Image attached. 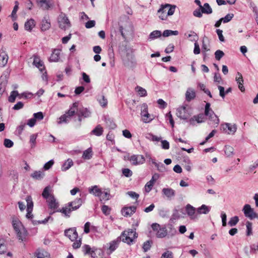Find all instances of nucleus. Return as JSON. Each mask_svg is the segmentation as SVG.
Instances as JSON below:
<instances>
[{
	"instance_id": "51",
	"label": "nucleus",
	"mask_w": 258,
	"mask_h": 258,
	"mask_svg": "<svg viewBox=\"0 0 258 258\" xmlns=\"http://www.w3.org/2000/svg\"><path fill=\"white\" fill-rule=\"evenodd\" d=\"M27 201V211H32L33 207V203L32 201V199L30 197H28L26 199Z\"/></svg>"
},
{
	"instance_id": "7",
	"label": "nucleus",
	"mask_w": 258,
	"mask_h": 258,
	"mask_svg": "<svg viewBox=\"0 0 258 258\" xmlns=\"http://www.w3.org/2000/svg\"><path fill=\"white\" fill-rule=\"evenodd\" d=\"M78 103H74L70 110L66 114L61 115L59 118L58 123L60 124L63 122L67 123L70 118L73 116L76 111H78Z\"/></svg>"
},
{
	"instance_id": "37",
	"label": "nucleus",
	"mask_w": 258,
	"mask_h": 258,
	"mask_svg": "<svg viewBox=\"0 0 258 258\" xmlns=\"http://www.w3.org/2000/svg\"><path fill=\"white\" fill-rule=\"evenodd\" d=\"M15 6L12 11L11 17L12 18L13 21H15L17 19V12L19 9V3L17 1L15 2Z\"/></svg>"
},
{
	"instance_id": "29",
	"label": "nucleus",
	"mask_w": 258,
	"mask_h": 258,
	"mask_svg": "<svg viewBox=\"0 0 258 258\" xmlns=\"http://www.w3.org/2000/svg\"><path fill=\"white\" fill-rule=\"evenodd\" d=\"M50 22L49 19L44 17L41 22V30L42 31H46L50 28Z\"/></svg>"
},
{
	"instance_id": "11",
	"label": "nucleus",
	"mask_w": 258,
	"mask_h": 258,
	"mask_svg": "<svg viewBox=\"0 0 258 258\" xmlns=\"http://www.w3.org/2000/svg\"><path fill=\"white\" fill-rule=\"evenodd\" d=\"M242 211L245 216L250 219L258 218L257 214L254 212L253 209L248 204H246L244 206Z\"/></svg>"
},
{
	"instance_id": "43",
	"label": "nucleus",
	"mask_w": 258,
	"mask_h": 258,
	"mask_svg": "<svg viewBox=\"0 0 258 258\" xmlns=\"http://www.w3.org/2000/svg\"><path fill=\"white\" fill-rule=\"evenodd\" d=\"M98 101L100 105L102 107H105L107 104V100L106 99L104 95L99 96L98 97Z\"/></svg>"
},
{
	"instance_id": "32",
	"label": "nucleus",
	"mask_w": 258,
	"mask_h": 258,
	"mask_svg": "<svg viewBox=\"0 0 258 258\" xmlns=\"http://www.w3.org/2000/svg\"><path fill=\"white\" fill-rule=\"evenodd\" d=\"M36 258H50L49 254L43 249H38L35 252Z\"/></svg>"
},
{
	"instance_id": "24",
	"label": "nucleus",
	"mask_w": 258,
	"mask_h": 258,
	"mask_svg": "<svg viewBox=\"0 0 258 258\" xmlns=\"http://www.w3.org/2000/svg\"><path fill=\"white\" fill-rule=\"evenodd\" d=\"M235 80L237 83L238 85V88L241 92H244L245 91V88L243 85V79L241 74L239 72H238L236 74Z\"/></svg>"
},
{
	"instance_id": "33",
	"label": "nucleus",
	"mask_w": 258,
	"mask_h": 258,
	"mask_svg": "<svg viewBox=\"0 0 258 258\" xmlns=\"http://www.w3.org/2000/svg\"><path fill=\"white\" fill-rule=\"evenodd\" d=\"M89 191L90 194L99 197V195H101L102 191L97 185H94L89 188Z\"/></svg>"
},
{
	"instance_id": "36",
	"label": "nucleus",
	"mask_w": 258,
	"mask_h": 258,
	"mask_svg": "<svg viewBox=\"0 0 258 258\" xmlns=\"http://www.w3.org/2000/svg\"><path fill=\"white\" fill-rule=\"evenodd\" d=\"M35 26L34 20L30 19L25 23V28L28 31H31Z\"/></svg>"
},
{
	"instance_id": "13",
	"label": "nucleus",
	"mask_w": 258,
	"mask_h": 258,
	"mask_svg": "<svg viewBox=\"0 0 258 258\" xmlns=\"http://www.w3.org/2000/svg\"><path fill=\"white\" fill-rule=\"evenodd\" d=\"M129 160L133 165H137L144 164L145 158L141 155H133L129 158Z\"/></svg>"
},
{
	"instance_id": "44",
	"label": "nucleus",
	"mask_w": 258,
	"mask_h": 258,
	"mask_svg": "<svg viewBox=\"0 0 258 258\" xmlns=\"http://www.w3.org/2000/svg\"><path fill=\"white\" fill-rule=\"evenodd\" d=\"M187 37L189 38L190 41H195V42H198L199 37L195 32L190 31Z\"/></svg>"
},
{
	"instance_id": "8",
	"label": "nucleus",
	"mask_w": 258,
	"mask_h": 258,
	"mask_svg": "<svg viewBox=\"0 0 258 258\" xmlns=\"http://www.w3.org/2000/svg\"><path fill=\"white\" fill-rule=\"evenodd\" d=\"M59 27L61 29L66 30L71 26L70 22L66 14L61 13L58 17Z\"/></svg>"
},
{
	"instance_id": "28",
	"label": "nucleus",
	"mask_w": 258,
	"mask_h": 258,
	"mask_svg": "<svg viewBox=\"0 0 258 258\" xmlns=\"http://www.w3.org/2000/svg\"><path fill=\"white\" fill-rule=\"evenodd\" d=\"M211 209L210 207L206 205H202L201 207L197 209V211L199 214H207Z\"/></svg>"
},
{
	"instance_id": "63",
	"label": "nucleus",
	"mask_w": 258,
	"mask_h": 258,
	"mask_svg": "<svg viewBox=\"0 0 258 258\" xmlns=\"http://www.w3.org/2000/svg\"><path fill=\"white\" fill-rule=\"evenodd\" d=\"M37 136V135L36 134H33L30 136V142L31 144L32 148L34 147L35 145Z\"/></svg>"
},
{
	"instance_id": "38",
	"label": "nucleus",
	"mask_w": 258,
	"mask_h": 258,
	"mask_svg": "<svg viewBox=\"0 0 258 258\" xmlns=\"http://www.w3.org/2000/svg\"><path fill=\"white\" fill-rule=\"evenodd\" d=\"M103 131V128L99 124L92 131L91 133L97 136H100L102 134Z\"/></svg>"
},
{
	"instance_id": "64",
	"label": "nucleus",
	"mask_w": 258,
	"mask_h": 258,
	"mask_svg": "<svg viewBox=\"0 0 258 258\" xmlns=\"http://www.w3.org/2000/svg\"><path fill=\"white\" fill-rule=\"evenodd\" d=\"M54 164V161L53 160H50V161H49L48 162H47V163H46L44 166H43V168L45 170H48L49 169H50L51 166L53 165Z\"/></svg>"
},
{
	"instance_id": "47",
	"label": "nucleus",
	"mask_w": 258,
	"mask_h": 258,
	"mask_svg": "<svg viewBox=\"0 0 258 258\" xmlns=\"http://www.w3.org/2000/svg\"><path fill=\"white\" fill-rule=\"evenodd\" d=\"M17 96L19 97V94L18 92L17 91H12L9 97V101L10 102H14Z\"/></svg>"
},
{
	"instance_id": "41",
	"label": "nucleus",
	"mask_w": 258,
	"mask_h": 258,
	"mask_svg": "<svg viewBox=\"0 0 258 258\" xmlns=\"http://www.w3.org/2000/svg\"><path fill=\"white\" fill-rule=\"evenodd\" d=\"M100 200L101 202L103 201H107L109 200L110 195L109 192L105 191L102 192L101 191V195H99Z\"/></svg>"
},
{
	"instance_id": "19",
	"label": "nucleus",
	"mask_w": 258,
	"mask_h": 258,
	"mask_svg": "<svg viewBox=\"0 0 258 258\" xmlns=\"http://www.w3.org/2000/svg\"><path fill=\"white\" fill-rule=\"evenodd\" d=\"M185 211L190 219L193 220L197 218L196 216H195L196 209L192 206L187 204L185 207Z\"/></svg>"
},
{
	"instance_id": "50",
	"label": "nucleus",
	"mask_w": 258,
	"mask_h": 258,
	"mask_svg": "<svg viewBox=\"0 0 258 258\" xmlns=\"http://www.w3.org/2000/svg\"><path fill=\"white\" fill-rule=\"evenodd\" d=\"M155 183L150 180L148 181L145 186V191L147 193H149L152 189Z\"/></svg>"
},
{
	"instance_id": "1",
	"label": "nucleus",
	"mask_w": 258,
	"mask_h": 258,
	"mask_svg": "<svg viewBox=\"0 0 258 258\" xmlns=\"http://www.w3.org/2000/svg\"><path fill=\"white\" fill-rule=\"evenodd\" d=\"M121 51L123 64L130 68H134L136 65V60L133 54V49L125 46Z\"/></svg>"
},
{
	"instance_id": "23",
	"label": "nucleus",
	"mask_w": 258,
	"mask_h": 258,
	"mask_svg": "<svg viewBox=\"0 0 258 258\" xmlns=\"http://www.w3.org/2000/svg\"><path fill=\"white\" fill-rule=\"evenodd\" d=\"M136 207L133 206L123 208L121 210V212L124 216H131L136 212Z\"/></svg>"
},
{
	"instance_id": "4",
	"label": "nucleus",
	"mask_w": 258,
	"mask_h": 258,
	"mask_svg": "<svg viewBox=\"0 0 258 258\" xmlns=\"http://www.w3.org/2000/svg\"><path fill=\"white\" fill-rule=\"evenodd\" d=\"M175 7V6L169 4L162 5L158 11V17L162 20H166L168 16H171L174 14Z\"/></svg>"
},
{
	"instance_id": "2",
	"label": "nucleus",
	"mask_w": 258,
	"mask_h": 258,
	"mask_svg": "<svg viewBox=\"0 0 258 258\" xmlns=\"http://www.w3.org/2000/svg\"><path fill=\"white\" fill-rule=\"evenodd\" d=\"M83 204V201L81 198L76 199L75 200L68 204V205L63 207L62 209L57 210V212H61L66 217H69L70 214L73 211L79 209Z\"/></svg>"
},
{
	"instance_id": "61",
	"label": "nucleus",
	"mask_w": 258,
	"mask_h": 258,
	"mask_svg": "<svg viewBox=\"0 0 258 258\" xmlns=\"http://www.w3.org/2000/svg\"><path fill=\"white\" fill-rule=\"evenodd\" d=\"M34 118H35V120L38 119L39 120H41L43 119L44 116L42 112H38L37 113H35L33 114Z\"/></svg>"
},
{
	"instance_id": "3",
	"label": "nucleus",
	"mask_w": 258,
	"mask_h": 258,
	"mask_svg": "<svg viewBox=\"0 0 258 258\" xmlns=\"http://www.w3.org/2000/svg\"><path fill=\"white\" fill-rule=\"evenodd\" d=\"M12 225L19 240L24 241L27 236V231L21 222L17 219H13Z\"/></svg>"
},
{
	"instance_id": "46",
	"label": "nucleus",
	"mask_w": 258,
	"mask_h": 258,
	"mask_svg": "<svg viewBox=\"0 0 258 258\" xmlns=\"http://www.w3.org/2000/svg\"><path fill=\"white\" fill-rule=\"evenodd\" d=\"M153 164L160 172H164L166 171L165 166L162 163H157L156 161H153Z\"/></svg>"
},
{
	"instance_id": "39",
	"label": "nucleus",
	"mask_w": 258,
	"mask_h": 258,
	"mask_svg": "<svg viewBox=\"0 0 258 258\" xmlns=\"http://www.w3.org/2000/svg\"><path fill=\"white\" fill-rule=\"evenodd\" d=\"M161 36V32L159 30H155L152 32L149 37V39L153 40L156 38H159Z\"/></svg>"
},
{
	"instance_id": "30",
	"label": "nucleus",
	"mask_w": 258,
	"mask_h": 258,
	"mask_svg": "<svg viewBox=\"0 0 258 258\" xmlns=\"http://www.w3.org/2000/svg\"><path fill=\"white\" fill-rule=\"evenodd\" d=\"M74 164V162L71 159H68L62 164L61 169L63 171H66L69 169Z\"/></svg>"
},
{
	"instance_id": "31",
	"label": "nucleus",
	"mask_w": 258,
	"mask_h": 258,
	"mask_svg": "<svg viewBox=\"0 0 258 258\" xmlns=\"http://www.w3.org/2000/svg\"><path fill=\"white\" fill-rule=\"evenodd\" d=\"M206 116L205 114L201 113L197 115H195L192 118H191L189 121L191 123H192V121L196 120L198 123H202L205 121Z\"/></svg>"
},
{
	"instance_id": "14",
	"label": "nucleus",
	"mask_w": 258,
	"mask_h": 258,
	"mask_svg": "<svg viewBox=\"0 0 258 258\" xmlns=\"http://www.w3.org/2000/svg\"><path fill=\"white\" fill-rule=\"evenodd\" d=\"M9 56L5 49L2 48L0 50V66L4 67L8 63Z\"/></svg>"
},
{
	"instance_id": "5",
	"label": "nucleus",
	"mask_w": 258,
	"mask_h": 258,
	"mask_svg": "<svg viewBox=\"0 0 258 258\" xmlns=\"http://www.w3.org/2000/svg\"><path fill=\"white\" fill-rule=\"evenodd\" d=\"M205 115L208 117L209 124L215 125L216 126L219 124V119L214 111L210 108V103H207L206 104Z\"/></svg>"
},
{
	"instance_id": "9",
	"label": "nucleus",
	"mask_w": 258,
	"mask_h": 258,
	"mask_svg": "<svg viewBox=\"0 0 258 258\" xmlns=\"http://www.w3.org/2000/svg\"><path fill=\"white\" fill-rule=\"evenodd\" d=\"M151 227L153 231L156 232V234L158 238H163L167 235V231L166 227H161L160 225L157 223H153Z\"/></svg>"
},
{
	"instance_id": "60",
	"label": "nucleus",
	"mask_w": 258,
	"mask_h": 258,
	"mask_svg": "<svg viewBox=\"0 0 258 258\" xmlns=\"http://www.w3.org/2000/svg\"><path fill=\"white\" fill-rule=\"evenodd\" d=\"M118 242L117 241H113L110 243L109 250L111 252L113 251L117 247Z\"/></svg>"
},
{
	"instance_id": "55",
	"label": "nucleus",
	"mask_w": 258,
	"mask_h": 258,
	"mask_svg": "<svg viewBox=\"0 0 258 258\" xmlns=\"http://www.w3.org/2000/svg\"><path fill=\"white\" fill-rule=\"evenodd\" d=\"M215 58L218 60H220L221 58L224 55V53L222 50H217L215 52Z\"/></svg>"
},
{
	"instance_id": "17",
	"label": "nucleus",
	"mask_w": 258,
	"mask_h": 258,
	"mask_svg": "<svg viewBox=\"0 0 258 258\" xmlns=\"http://www.w3.org/2000/svg\"><path fill=\"white\" fill-rule=\"evenodd\" d=\"M61 50L54 49L49 57V60L51 62H58L60 60Z\"/></svg>"
},
{
	"instance_id": "45",
	"label": "nucleus",
	"mask_w": 258,
	"mask_h": 258,
	"mask_svg": "<svg viewBox=\"0 0 258 258\" xmlns=\"http://www.w3.org/2000/svg\"><path fill=\"white\" fill-rule=\"evenodd\" d=\"M92 155L91 149L88 148L84 151L82 157L85 159H90L92 157Z\"/></svg>"
},
{
	"instance_id": "35",
	"label": "nucleus",
	"mask_w": 258,
	"mask_h": 258,
	"mask_svg": "<svg viewBox=\"0 0 258 258\" xmlns=\"http://www.w3.org/2000/svg\"><path fill=\"white\" fill-rule=\"evenodd\" d=\"M201 9L203 13L210 14L212 13V8L208 3H205Z\"/></svg>"
},
{
	"instance_id": "10",
	"label": "nucleus",
	"mask_w": 258,
	"mask_h": 258,
	"mask_svg": "<svg viewBox=\"0 0 258 258\" xmlns=\"http://www.w3.org/2000/svg\"><path fill=\"white\" fill-rule=\"evenodd\" d=\"M221 130L226 134L233 135L236 131L237 126L235 124L225 123L221 124Z\"/></svg>"
},
{
	"instance_id": "40",
	"label": "nucleus",
	"mask_w": 258,
	"mask_h": 258,
	"mask_svg": "<svg viewBox=\"0 0 258 258\" xmlns=\"http://www.w3.org/2000/svg\"><path fill=\"white\" fill-rule=\"evenodd\" d=\"M50 187L49 186H46L43 190L42 196V197L45 199H48L51 196H53V195L50 194Z\"/></svg>"
},
{
	"instance_id": "58",
	"label": "nucleus",
	"mask_w": 258,
	"mask_h": 258,
	"mask_svg": "<svg viewBox=\"0 0 258 258\" xmlns=\"http://www.w3.org/2000/svg\"><path fill=\"white\" fill-rule=\"evenodd\" d=\"M122 174L126 177H131L132 174V171L128 168H124L122 170Z\"/></svg>"
},
{
	"instance_id": "12",
	"label": "nucleus",
	"mask_w": 258,
	"mask_h": 258,
	"mask_svg": "<svg viewBox=\"0 0 258 258\" xmlns=\"http://www.w3.org/2000/svg\"><path fill=\"white\" fill-rule=\"evenodd\" d=\"M141 115L143 121L145 122H149L153 119L150 114L148 113V105L146 103H143L142 105Z\"/></svg>"
},
{
	"instance_id": "16",
	"label": "nucleus",
	"mask_w": 258,
	"mask_h": 258,
	"mask_svg": "<svg viewBox=\"0 0 258 258\" xmlns=\"http://www.w3.org/2000/svg\"><path fill=\"white\" fill-rule=\"evenodd\" d=\"M36 2L38 7L43 10H47L52 6L50 0H36Z\"/></svg>"
},
{
	"instance_id": "53",
	"label": "nucleus",
	"mask_w": 258,
	"mask_h": 258,
	"mask_svg": "<svg viewBox=\"0 0 258 258\" xmlns=\"http://www.w3.org/2000/svg\"><path fill=\"white\" fill-rule=\"evenodd\" d=\"M152 241L150 240H148L145 242L143 245V248L145 252L149 250L151 247Z\"/></svg>"
},
{
	"instance_id": "27",
	"label": "nucleus",
	"mask_w": 258,
	"mask_h": 258,
	"mask_svg": "<svg viewBox=\"0 0 258 258\" xmlns=\"http://www.w3.org/2000/svg\"><path fill=\"white\" fill-rule=\"evenodd\" d=\"M209 43V40L208 37L205 36L202 41V49L203 50V53L204 58L206 56V51H208L210 50V49L208 48Z\"/></svg>"
},
{
	"instance_id": "52",
	"label": "nucleus",
	"mask_w": 258,
	"mask_h": 258,
	"mask_svg": "<svg viewBox=\"0 0 258 258\" xmlns=\"http://www.w3.org/2000/svg\"><path fill=\"white\" fill-rule=\"evenodd\" d=\"M239 221V218L237 216L232 217L228 222V225L230 226H234L237 224Z\"/></svg>"
},
{
	"instance_id": "56",
	"label": "nucleus",
	"mask_w": 258,
	"mask_h": 258,
	"mask_svg": "<svg viewBox=\"0 0 258 258\" xmlns=\"http://www.w3.org/2000/svg\"><path fill=\"white\" fill-rule=\"evenodd\" d=\"M173 253L169 250H167L162 253L161 258H173Z\"/></svg>"
},
{
	"instance_id": "18",
	"label": "nucleus",
	"mask_w": 258,
	"mask_h": 258,
	"mask_svg": "<svg viewBox=\"0 0 258 258\" xmlns=\"http://www.w3.org/2000/svg\"><path fill=\"white\" fill-rule=\"evenodd\" d=\"M177 116L182 119H186L189 116V114L187 112L186 107L181 106L177 110Z\"/></svg>"
},
{
	"instance_id": "57",
	"label": "nucleus",
	"mask_w": 258,
	"mask_h": 258,
	"mask_svg": "<svg viewBox=\"0 0 258 258\" xmlns=\"http://www.w3.org/2000/svg\"><path fill=\"white\" fill-rule=\"evenodd\" d=\"M234 15L233 14H228L225 16L224 18H221L224 23H227L229 22L233 17Z\"/></svg>"
},
{
	"instance_id": "59",
	"label": "nucleus",
	"mask_w": 258,
	"mask_h": 258,
	"mask_svg": "<svg viewBox=\"0 0 258 258\" xmlns=\"http://www.w3.org/2000/svg\"><path fill=\"white\" fill-rule=\"evenodd\" d=\"M4 146L7 148H11L14 145V143L10 139H6L4 142Z\"/></svg>"
},
{
	"instance_id": "15",
	"label": "nucleus",
	"mask_w": 258,
	"mask_h": 258,
	"mask_svg": "<svg viewBox=\"0 0 258 258\" xmlns=\"http://www.w3.org/2000/svg\"><path fill=\"white\" fill-rule=\"evenodd\" d=\"M64 233L66 236L72 241H75L78 238V233L75 228L66 230Z\"/></svg>"
},
{
	"instance_id": "25",
	"label": "nucleus",
	"mask_w": 258,
	"mask_h": 258,
	"mask_svg": "<svg viewBox=\"0 0 258 258\" xmlns=\"http://www.w3.org/2000/svg\"><path fill=\"white\" fill-rule=\"evenodd\" d=\"M77 114L79 116V121H81L82 117H88L90 116L91 112L87 108H82L78 110Z\"/></svg>"
},
{
	"instance_id": "42",
	"label": "nucleus",
	"mask_w": 258,
	"mask_h": 258,
	"mask_svg": "<svg viewBox=\"0 0 258 258\" xmlns=\"http://www.w3.org/2000/svg\"><path fill=\"white\" fill-rule=\"evenodd\" d=\"M178 33V31L176 30H166L164 31L163 36L164 37H168L171 35H177Z\"/></svg>"
},
{
	"instance_id": "21",
	"label": "nucleus",
	"mask_w": 258,
	"mask_h": 258,
	"mask_svg": "<svg viewBox=\"0 0 258 258\" xmlns=\"http://www.w3.org/2000/svg\"><path fill=\"white\" fill-rule=\"evenodd\" d=\"M34 59L33 64L39 69V71L41 72L44 70V66L43 62L41 60L40 58L37 55H34Z\"/></svg>"
},
{
	"instance_id": "20",
	"label": "nucleus",
	"mask_w": 258,
	"mask_h": 258,
	"mask_svg": "<svg viewBox=\"0 0 258 258\" xmlns=\"http://www.w3.org/2000/svg\"><path fill=\"white\" fill-rule=\"evenodd\" d=\"M162 192L168 199H171L175 196V191L171 188H163Z\"/></svg>"
},
{
	"instance_id": "26",
	"label": "nucleus",
	"mask_w": 258,
	"mask_h": 258,
	"mask_svg": "<svg viewBox=\"0 0 258 258\" xmlns=\"http://www.w3.org/2000/svg\"><path fill=\"white\" fill-rule=\"evenodd\" d=\"M196 97V92L195 90L191 88H188L185 93V98L187 101H190L194 99Z\"/></svg>"
},
{
	"instance_id": "6",
	"label": "nucleus",
	"mask_w": 258,
	"mask_h": 258,
	"mask_svg": "<svg viewBox=\"0 0 258 258\" xmlns=\"http://www.w3.org/2000/svg\"><path fill=\"white\" fill-rule=\"evenodd\" d=\"M137 237L138 234L135 230L128 229L122 233L120 239L123 242L131 244Z\"/></svg>"
},
{
	"instance_id": "48",
	"label": "nucleus",
	"mask_w": 258,
	"mask_h": 258,
	"mask_svg": "<svg viewBox=\"0 0 258 258\" xmlns=\"http://www.w3.org/2000/svg\"><path fill=\"white\" fill-rule=\"evenodd\" d=\"M44 175L42 172L36 171L31 174V177L36 179H41Z\"/></svg>"
},
{
	"instance_id": "62",
	"label": "nucleus",
	"mask_w": 258,
	"mask_h": 258,
	"mask_svg": "<svg viewBox=\"0 0 258 258\" xmlns=\"http://www.w3.org/2000/svg\"><path fill=\"white\" fill-rule=\"evenodd\" d=\"M201 50L200 48V45L198 42H195L194 43V53L195 54H199L200 53Z\"/></svg>"
},
{
	"instance_id": "34",
	"label": "nucleus",
	"mask_w": 258,
	"mask_h": 258,
	"mask_svg": "<svg viewBox=\"0 0 258 258\" xmlns=\"http://www.w3.org/2000/svg\"><path fill=\"white\" fill-rule=\"evenodd\" d=\"M135 90L140 97H145L147 95V91L142 87L137 86Z\"/></svg>"
},
{
	"instance_id": "49",
	"label": "nucleus",
	"mask_w": 258,
	"mask_h": 258,
	"mask_svg": "<svg viewBox=\"0 0 258 258\" xmlns=\"http://www.w3.org/2000/svg\"><path fill=\"white\" fill-rule=\"evenodd\" d=\"M234 149L233 147L230 146H225V154L228 156L230 157L233 154Z\"/></svg>"
},
{
	"instance_id": "54",
	"label": "nucleus",
	"mask_w": 258,
	"mask_h": 258,
	"mask_svg": "<svg viewBox=\"0 0 258 258\" xmlns=\"http://www.w3.org/2000/svg\"><path fill=\"white\" fill-rule=\"evenodd\" d=\"M246 234L247 236H249L252 234V223L249 221H247L246 223Z\"/></svg>"
},
{
	"instance_id": "22",
	"label": "nucleus",
	"mask_w": 258,
	"mask_h": 258,
	"mask_svg": "<svg viewBox=\"0 0 258 258\" xmlns=\"http://www.w3.org/2000/svg\"><path fill=\"white\" fill-rule=\"evenodd\" d=\"M46 200L49 209L55 210L58 207V203L56 201L54 196L50 197Z\"/></svg>"
}]
</instances>
